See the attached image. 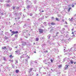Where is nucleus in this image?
Listing matches in <instances>:
<instances>
[{"label": "nucleus", "instance_id": "nucleus-1", "mask_svg": "<svg viewBox=\"0 0 76 76\" xmlns=\"http://www.w3.org/2000/svg\"><path fill=\"white\" fill-rule=\"evenodd\" d=\"M39 32L40 34H42L44 32V30L42 28H39Z\"/></svg>", "mask_w": 76, "mask_h": 76}, {"label": "nucleus", "instance_id": "nucleus-2", "mask_svg": "<svg viewBox=\"0 0 76 76\" xmlns=\"http://www.w3.org/2000/svg\"><path fill=\"white\" fill-rule=\"evenodd\" d=\"M26 57V54H23L21 56L20 58H25Z\"/></svg>", "mask_w": 76, "mask_h": 76}, {"label": "nucleus", "instance_id": "nucleus-3", "mask_svg": "<svg viewBox=\"0 0 76 76\" xmlns=\"http://www.w3.org/2000/svg\"><path fill=\"white\" fill-rule=\"evenodd\" d=\"M22 43V45H23V46H25L26 45V43L25 42H23Z\"/></svg>", "mask_w": 76, "mask_h": 76}, {"label": "nucleus", "instance_id": "nucleus-4", "mask_svg": "<svg viewBox=\"0 0 76 76\" xmlns=\"http://www.w3.org/2000/svg\"><path fill=\"white\" fill-rule=\"evenodd\" d=\"M32 70H33V68H31L29 69V73H30L31 72V71H32Z\"/></svg>", "mask_w": 76, "mask_h": 76}, {"label": "nucleus", "instance_id": "nucleus-5", "mask_svg": "<svg viewBox=\"0 0 76 76\" xmlns=\"http://www.w3.org/2000/svg\"><path fill=\"white\" fill-rule=\"evenodd\" d=\"M28 59H25V64H28Z\"/></svg>", "mask_w": 76, "mask_h": 76}, {"label": "nucleus", "instance_id": "nucleus-6", "mask_svg": "<svg viewBox=\"0 0 76 76\" xmlns=\"http://www.w3.org/2000/svg\"><path fill=\"white\" fill-rule=\"evenodd\" d=\"M19 69H16L15 70V72L16 73H19Z\"/></svg>", "mask_w": 76, "mask_h": 76}, {"label": "nucleus", "instance_id": "nucleus-7", "mask_svg": "<svg viewBox=\"0 0 76 76\" xmlns=\"http://www.w3.org/2000/svg\"><path fill=\"white\" fill-rule=\"evenodd\" d=\"M2 49H3V50H6L7 48H6V47L4 46V48H2Z\"/></svg>", "mask_w": 76, "mask_h": 76}, {"label": "nucleus", "instance_id": "nucleus-8", "mask_svg": "<svg viewBox=\"0 0 76 76\" xmlns=\"http://www.w3.org/2000/svg\"><path fill=\"white\" fill-rule=\"evenodd\" d=\"M71 9H72V7H70L69 8V9L68 10V12H70V10Z\"/></svg>", "mask_w": 76, "mask_h": 76}, {"label": "nucleus", "instance_id": "nucleus-9", "mask_svg": "<svg viewBox=\"0 0 76 76\" xmlns=\"http://www.w3.org/2000/svg\"><path fill=\"white\" fill-rule=\"evenodd\" d=\"M61 67H62V64L59 65L58 67L59 69H60L61 68Z\"/></svg>", "mask_w": 76, "mask_h": 76}, {"label": "nucleus", "instance_id": "nucleus-10", "mask_svg": "<svg viewBox=\"0 0 76 76\" xmlns=\"http://www.w3.org/2000/svg\"><path fill=\"white\" fill-rule=\"evenodd\" d=\"M51 24L52 25H56V23L54 22L51 23Z\"/></svg>", "mask_w": 76, "mask_h": 76}, {"label": "nucleus", "instance_id": "nucleus-11", "mask_svg": "<svg viewBox=\"0 0 76 76\" xmlns=\"http://www.w3.org/2000/svg\"><path fill=\"white\" fill-rule=\"evenodd\" d=\"M56 20H57V21H60V20H59V18H56Z\"/></svg>", "mask_w": 76, "mask_h": 76}, {"label": "nucleus", "instance_id": "nucleus-12", "mask_svg": "<svg viewBox=\"0 0 76 76\" xmlns=\"http://www.w3.org/2000/svg\"><path fill=\"white\" fill-rule=\"evenodd\" d=\"M14 56H12V55H11L10 56V58H12Z\"/></svg>", "mask_w": 76, "mask_h": 76}, {"label": "nucleus", "instance_id": "nucleus-13", "mask_svg": "<svg viewBox=\"0 0 76 76\" xmlns=\"http://www.w3.org/2000/svg\"><path fill=\"white\" fill-rule=\"evenodd\" d=\"M12 34H15V31H12L11 32Z\"/></svg>", "mask_w": 76, "mask_h": 76}, {"label": "nucleus", "instance_id": "nucleus-14", "mask_svg": "<svg viewBox=\"0 0 76 76\" xmlns=\"http://www.w3.org/2000/svg\"><path fill=\"white\" fill-rule=\"evenodd\" d=\"M20 51H19V50H17L16 51H15V52L16 53H20Z\"/></svg>", "mask_w": 76, "mask_h": 76}, {"label": "nucleus", "instance_id": "nucleus-15", "mask_svg": "<svg viewBox=\"0 0 76 76\" xmlns=\"http://www.w3.org/2000/svg\"><path fill=\"white\" fill-rule=\"evenodd\" d=\"M38 40H39V39L38 38H36V41H38Z\"/></svg>", "mask_w": 76, "mask_h": 76}, {"label": "nucleus", "instance_id": "nucleus-16", "mask_svg": "<svg viewBox=\"0 0 76 76\" xmlns=\"http://www.w3.org/2000/svg\"><path fill=\"white\" fill-rule=\"evenodd\" d=\"M71 62V64H73V63H74V62H73V61H70Z\"/></svg>", "mask_w": 76, "mask_h": 76}, {"label": "nucleus", "instance_id": "nucleus-17", "mask_svg": "<svg viewBox=\"0 0 76 76\" xmlns=\"http://www.w3.org/2000/svg\"><path fill=\"white\" fill-rule=\"evenodd\" d=\"M51 20H54V17H52L51 18Z\"/></svg>", "mask_w": 76, "mask_h": 76}, {"label": "nucleus", "instance_id": "nucleus-18", "mask_svg": "<svg viewBox=\"0 0 76 76\" xmlns=\"http://www.w3.org/2000/svg\"><path fill=\"white\" fill-rule=\"evenodd\" d=\"M18 63V60H17L15 61V64H17Z\"/></svg>", "mask_w": 76, "mask_h": 76}, {"label": "nucleus", "instance_id": "nucleus-19", "mask_svg": "<svg viewBox=\"0 0 76 76\" xmlns=\"http://www.w3.org/2000/svg\"><path fill=\"white\" fill-rule=\"evenodd\" d=\"M15 37H16V38H18V36L17 35H15Z\"/></svg>", "mask_w": 76, "mask_h": 76}, {"label": "nucleus", "instance_id": "nucleus-20", "mask_svg": "<svg viewBox=\"0 0 76 76\" xmlns=\"http://www.w3.org/2000/svg\"><path fill=\"white\" fill-rule=\"evenodd\" d=\"M6 6L7 7H9V6H10V5H9V4H7L6 5Z\"/></svg>", "mask_w": 76, "mask_h": 76}, {"label": "nucleus", "instance_id": "nucleus-21", "mask_svg": "<svg viewBox=\"0 0 76 76\" xmlns=\"http://www.w3.org/2000/svg\"><path fill=\"white\" fill-rule=\"evenodd\" d=\"M18 34V31H15V34Z\"/></svg>", "mask_w": 76, "mask_h": 76}, {"label": "nucleus", "instance_id": "nucleus-22", "mask_svg": "<svg viewBox=\"0 0 76 76\" xmlns=\"http://www.w3.org/2000/svg\"><path fill=\"white\" fill-rule=\"evenodd\" d=\"M70 21H72L73 20V18H72L70 20Z\"/></svg>", "mask_w": 76, "mask_h": 76}, {"label": "nucleus", "instance_id": "nucleus-23", "mask_svg": "<svg viewBox=\"0 0 76 76\" xmlns=\"http://www.w3.org/2000/svg\"><path fill=\"white\" fill-rule=\"evenodd\" d=\"M5 39H8V37H5Z\"/></svg>", "mask_w": 76, "mask_h": 76}, {"label": "nucleus", "instance_id": "nucleus-24", "mask_svg": "<svg viewBox=\"0 0 76 76\" xmlns=\"http://www.w3.org/2000/svg\"><path fill=\"white\" fill-rule=\"evenodd\" d=\"M53 60L52 59H50V61H51V63L53 62Z\"/></svg>", "mask_w": 76, "mask_h": 76}, {"label": "nucleus", "instance_id": "nucleus-25", "mask_svg": "<svg viewBox=\"0 0 76 76\" xmlns=\"http://www.w3.org/2000/svg\"><path fill=\"white\" fill-rule=\"evenodd\" d=\"M11 63H13V60H11Z\"/></svg>", "mask_w": 76, "mask_h": 76}, {"label": "nucleus", "instance_id": "nucleus-26", "mask_svg": "<svg viewBox=\"0 0 76 76\" xmlns=\"http://www.w3.org/2000/svg\"><path fill=\"white\" fill-rule=\"evenodd\" d=\"M72 7H74V4H72Z\"/></svg>", "mask_w": 76, "mask_h": 76}, {"label": "nucleus", "instance_id": "nucleus-27", "mask_svg": "<svg viewBox=\"0 0 76 76\" xmlns=\"http://www.w3.org/2000/svg\"><path fill=\"white\" fill-rule=\"evenodd\" d=\"M62 22H64V19H62Z\"/></svg>", "mask_w": 76, "mask_h": 76}, {"label": "nucleus", "instance_id": "nucleus-28", "mask_svg": "<svg viewBox=\"0 0 76 76\" xmlns=\"http://www.w3.org/2000/svg\"><path fill=\"white\" fill-rule=\"evenodd\" d=\"M10 1H7L8 3H10Z\"/></svg>", "mask_w": 76, "mask_h": 76}, {"label": "nucleus", "instance_id": "nucleus-29", "mask_svg": "<svg viewBox=\"0 0 76 76\" xmlns=\"http://www.w3.org/2000/svg\"><path fill=\"white\" fill-rule=\"evenodd\" d=\"M1 14L2 15H4V13H1Z\"/></svg>", "mask_w": 76, "mask_h": 76}, {"label": "nucleus", "instance_id": "nucleus-30", "mask_svg": "<svg viewBox=\"0 0 76 76\" xmlns=\"http://www.w3.org/2000/svg\"><path fill=\"white\" fill-rule=\"evenodd\" d=\"M66 66V68H67V67H68V65H65Z\"/></svg>", "mask_w": 76, "mask_h": 76}, {"label": "nucleus", "instance_id": "nucleus-31", "mask_svg": "<svg viewBox=\"0 0 76 76\" xmlns=\"http://www.w3.org/2000/svg\"><path fill=\"white\" fill-rule=\"evenodd\" d=\"M13 9L14 10L15 9V7H13Z\"/></svg>", "mask_w": 76, "mask_h": 76}, {"label": "nucleus", "instance_id": "nucleus-32", "mask_svg": "<svg viewBox=\"0 0 76 76\" xmlns=\"http://www.w3.org/2000/svg\"><path fill=\"white\" fill-rule=\"evenodd\" d=\"M10 51H11V50H12V48H10Z\"/></svg>", "mask_w": 76, "mask_h": 76}, {"label": "nucleus", "instance_id": "nucleus-33", "mask_svg": "<svg viewBox=\"0 0 76 76\" xmlns=\"http://www.w3.org/2000/svg\"><path fill=\"white\" fill-rule=\"evenodd\" d=\"M6 58H4V60H6Z\"/></svg>", "mask_w": 76, "mask_h": 76}, {"label": "nucleus", "instance_id": "nucleus-34", "mask_svg": "<svg viewBox=\"0 0 76 76\" xmlns=\"http://www.w3.org/2000/svg\"><path fill=\"white\" fill-rule=\"evenodd\" d=\"M73 29H74L73 28L72 29H71L72 31H73Z\"/></svg>", "mask_w": 76, "mask_h": 76}, {"label": "nucleus", "instance_id": "nucleus-35", "mask_svg": "<svg viewBox=\"0 0 76 76\" xmlns=\"http://www.w3.org/2000/svg\"><path fill=\"white\" fill-rule=\"evenodd\" d=\"M25 30L26 31V32H28V30H27L26 29H25Z\"/></svg>", "mask_w": 76, "mask_h": 76}, {"label": "nucleus", "instance_id": "nucleus-36", "mask_svg": "<svg viewBox=\"0 0 76 76\" xmlns=\"http://www.w3.org/2000/svg\"><path fill=\"white\" fill-rule=\"evenodd\" d=\"M58 34V32H57L56 33V34L57 35V34Z\"/></svg>", "mask_w": 76, "mask_h": 76}, {"label": "nucleus", "instance_id": "nucleus-37", "mask_svg": "<svg viewBox=\"0 0 76 76\" xmlns=\"http://www.w3.org/2000/svg\"><path fill=\"white\" fill-rule=\"evenodd\" d=\"M67 67H65V69H64L65 70H66L67 69Z\"/></svg>", "mask_w": 76, "mask_h": 76}, {"label": "nucleus", "instance_id": "nucleus-38", "mask_svg": "<svg viewBox=\"0 0 76 76\" xmlns=\"http://www.w3.org/2000/svg\"><path fill=\"white\" fill-rule=\"evenodd\" d=\"M30 16H32V14H31L30 15Z\"/></svg>", "mask_w": 76, "mask_h": 76}, {"label": "nucleus", "instance_id": "nucleus-39", "mask_svg": "<svg viewBox=\"0 0 76 76\" xmlns=\"http://www.w3.org/2000/svg\"><path fill=\"white\" fill-rule=\"evenodd\" d=\"M45 53H48V50H46L45 52Z\"/></svg>", "mask_w": 76, "mask_h": 76}, {"label": "nucleus", "instance_id": "nucleus-40", "mask_svg": "<svg viewBox=\"0 0 76 76\" xmlns=\"http://www.w3.org/2000/svg\"><path fill=\"white\" fill-rule=\"evenodd\" d=\"M72 34H73V35H74V33H73V31L72 33Z\"/></svg>", "mask_w": 76, "mask_h": 76}, {"label": "nucleus", "instance_id": "nucleus-41", "mask_svg": "<svg viewBox=\"0 0 76 76\" xmlns=\"http://www.w3.org/2000/svg\"><path fill=\"white\" fill-rule=\"evenodd\" d=\"M65 23L66 24H67V22H65Z\"/></svg>", "mask_w": 76, "mask_h": 76}, {"label": "nucleus", "instance_id": "nucleus-42", "mask_svg": "<svg viewBox=\"0 0 76 76\" xmlns=\"http://www.w3.org/2000/svg\"><path fill=\"white\" fill-rule=\"evenodd\" d=\"M46 22H44V24H45V23H46Z\"/></svg>", "mask_w": 76, "mask_h": 76}, {"label": "nucleus", "instance_id": "nucleus-43", "mask_svg": "<svg viewBox=\"0 0 76 76\" xmlns=\"http://www.w3.org/2000/svg\"><path fill=\"white\" fill-rule=\"evenodd\" d=\"M42 39H44V37H43Z\"/></svg>", "mask_w": 76, "mask_h": 76}, {"label": "nucleus", "instance_id": "nucleus-44", "mask_svg": "<svg viewBox=\"0 0 76 76\" xmlns=\"http://www.w3.org/2000/svg\"><path fill=\"white\" fill-rule=\"evenodd\" d=\"M44 12V10L42 11V12Z\"/></svg>", "mask_w": 76, "mask_h": 76}, {"label": "nucleus", "instance_id": "nucleus-45", "mask_svg": "<svg viewBox=\"0 0 76 76\" xmlns=\"http://www.w3.org/2000/svg\"><path fill=\"white\" fill-rule=\"evenodd\" d=\"M34 53H36V51H34Z\"/></svg>", "mask_w": 76, "mask_h": 76}, {"label": "nucleus", "instance_id": "nucleus-46", "mask_svg": "<svg viewBox=\"0 0 76 76\" xmlns=\"http://www.w3.org/2000/svg\"><path fill=\"white\" fill-rule=\"evenodd\" d=\"M76 64V62H74V64Z\"/></svg>", "mask_w": 76, "mask_h": 76}, {"label": "nucleus", "instance_id": "nucleus-47", "mask_svg": "<svg viewBox=\"0 0 76 76\" xmlns=\"http://www.w3.org/2000/svg\"><path fill=\"white\" fill-rule=\"evenodd\" d=\"M10 32H12V30H11H11H10Z\"/></svg>", "mask_w": 76, "mask_h": 76}, {"label": "nucleus", "instance_id": "nucleus-48", "mask_svg": "<svg viewBox=\"0 0 76 76\" xmlns=\"http://www.w3.org/2000/svg\"><path fill=\"white\" fill-rule=\"evenodd\" d=\"M73 37H75V35H73Z\"/></svg>", "mask_w": 76, "mask_h": 76}, {"label": "nucleus", "instance_id": "nucleus-49", "mask_svg": "<svg viewBox=\"0 0 76 76\" xmlns=\"http://www.w3.org/2000/svg\"><path fill=\"white\" fill-rule=\"evenodd\" d=\"M13 35V34H11V36H12V35Z\"/></svg>", "mask_w": 76, "mask_h": 76}, {"label": "nucleus", "instance_id": "nucleus-50", "mask_svg": "<svg viewBox=\"0 0 76 76\" xmlns=\"http://www.w3.org/2000/svg\"><path fill=\"white\" fill-rule=\"evenodd\" d=\"M17 48V47H15V48Z\"/></svg>", "mask_w": 76, "mask_h": 76}, {"label": "nucleus", "instance_id": "nucleus-51", "mask_svg": "<svg viewBox=\"0 0 76 76\" xmlns=\"http://www.w3.org/2000/svg\"><path fill=\"white\" fill-rule=\"evenodd\" d=\"M19 9V7L17 8V9Z\"/></svg>", "mask_w": 76, "mask_h": 76}, {"label": "nucleus", "instance_id": "nucleus-52", "mask_svg": "<svg viewBox=\"0 0 76 76\" xmlns=\"http://www.w3.org/2000/svg\"><path fill=\"white\" fill-rule=\"evenodd\" d=\"M37 76H38V74H37Z\"/></svg>", "mask_w": 76, "mask_h": 76}, {"label": "nucleus", "instance_id": "nucleus-53", "mask_svg": "<svg viewBox=\"0 0 76 76\" xmlns=\"http://www.w3.org/2000/svg\"><path fill=\"white\" fill-rule=\"evenodd\" d=\"M33 75V74H32V75Z\"/></svg>", "mask_w": 76, "mask_h": 76}, {"label": "nucleus", "instance_id": "nucleus-54", "mask_svg": "<svg viewBox=\"0 0 76 76\" xmlns=\"http://www.w3.org/2000/svg\"><path fill=\"white\" fill-rule=\"evenodd\" d=\"M1 18V17L0 16V19Z\"/></svg>", "mask_w": 76, "mask_h": 76}, {"label": "nucleus", "instance_id": "nucleus-55", "mask_svg": "<svg viewBox=\"0 0 76 76\" xmlns=\"http://www.w3.org/2000/svg\"><path fill=\"white\" fill-rule=\"evenodd\" d=\"M10 61H11V60H10Z\"/></svg>", "mask_w": 76, "mask_h": 76}, {"label": "nucleus", "instance_id": "nucleus-56", "mask_svg": "<svg viewBox=\"0 0 76 76\" xmlns=\"http://www.w3.org/2000/svg\"><path fill=\"white\" fill-rule=\"evenodd\" d=\"M12 64H11V65H12Z\"/></svg>", "mask_w": 76, "mask_h": 76}, {"label": "nucleus", "instance_id": "nucleus-57", "mask_svg": "<svg viewBox=\"0 0 76 76\" xmlns=\"http://www.w3.org/2000/svg\"><path fill=\"white\" fill-rule=\"evenodd\" d=\"M15 39H14V40H15Z\"/></svg>", "mask_w": 76, "mask_h": 76}, {"label": "nucleus", "instance_id": "nucleus-58", "mask_svg": "<svg viewBox=\"0 0 76 76\" xmlns=\"http://www.w3.org/2000/svg\"><path fill=\"white\" fill-rule=\"evenodd\" d=\"M14 25H15V23L14 24Z\"/></svg>", "mask_w": 76, "mask_h": 76}, {"label": "nucleus", "instance_id": "nucleus-59", "mask_svg": "<svg viewBox=\"0 0 76 76\" xmlns=\"http://www.w3.org/2000/svg\"><path fill=\"white\" fill-rule=\"evenodd\" d=\"M1 30V29H0V30Z\"/></svg>", "mask_w": 76, "mask_h": 76}, {"label": "nucleus", "instance_id": "nucleus-60", "mask_svg": "<svg viewBox=\"0 0 76 76\" xmlns=\"http://www.w3.org/2000/svg\"><path fill=\"white\" fill-rule=\"evenodd\" d=\"M56 36H57V35H56Z\"/></svg>", "mask_w": 76, "mask_h": 76}, {"label": "nucleus", "instance_id": "nucleus-61", "mask_svg": "<svg viewBox=\"0 0 76 76\" xmlns=\"http://www.w3.org/2000/svg\"><path fill=\"white\" fill-rule=\"evenodd\" d=\"M34 44H35V43H34Z\"/></svg>", "mask_w": 76, "mask_h": 76}, {"label": "nucleus", "instance_id": "nucleus-62", "mask_svg": "<svg viewBox=\"0 0 76 76\" xmlns=\"http://www.w3.org/2000/svg\"><path fill=\"white\" fill-rule=\"evenodd\" d=\"M69 19H70V18H69Z\"/></svg>", "mask_w": 76, "mask_h": 76}, {"label": "nucleus", "instance_id": "nucleus-63", "mask_svg": "<svg viewBox=\"0 0 76 76\" xmlns=\"http://www.w3.org/2000/svg\"><path fill=\"white\" fill-rule=\"evenodd\" d=\"M74 32H75V31Z\"/></svg>", "mask_w": 76, "mask_h": 76}, {"label": "nucleus", "instance_id": "nucleus-64", "mask_svg": "<svg viewBox=\"0 0 76 76\" xmlns=\"http://www.w3.org/2000/svg\"><path fill=\"white\" fill-rule=\"evenodd\" d=\"M12 66H13V65H12Z\"/></svg>", "mask_w": 76, "mask_h": 76}]
</instances>
